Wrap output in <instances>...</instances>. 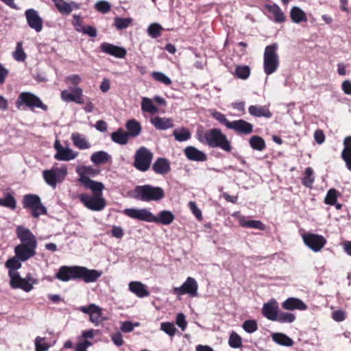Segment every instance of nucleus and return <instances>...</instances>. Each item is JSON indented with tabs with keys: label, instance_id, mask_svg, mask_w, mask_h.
I'll list each match as a JSON object with an SVG mask.
<instances>
[{
	"label": "nucleus",
	"instance_id": "45",
	"mask_svg": "<svg viewBox=\"0 0 351 351\" xmlns=\"http://www.w3.org/2000/svg\"><path fill=\"white\" fill-rule=\"evenodd\" d=\"M278 317L276 321L280 323H292L296 319L295 314L288 312H280Z\"/></svg>",
	"mask_w": 351,
	"mask_h": 351
},
{
	"label": "nucleus",
	"instance_id": "33",
	"mask_svg": "<svg viewBox=\"0 0 351 351\" xmlns=\"http://www.w3.org/2000/svg\"><path fill=\"white\" fill-rule=\"evenodd\" d=\"M76 172L80 176L79 182H82L83 180H89L88 176H94L97 173V171L91 167L78 166L76 168Z\"/></svg>",
	"mask_w": 351,
	"mask_h": 351
},
{
	"label": "nucleus",
	"instance_id": "21",
	"mask_svg": "<svg viewBox=\"0 0 351 351\" xmlns=\"http://www.w3.org/2000/svg\"><path fill=\"white\" fill-rule=\"evenodd\" d=\"M78 266L67 267L62 266L56 274V278L62 281H69L71 279L77 278Z\"/></svg>",
	"mask_w": 351,
	"mask_h": 351
},
{
	"label": "nucleus",
	"instance_id": "44",
	"mask_svg": "<svg viewBox=\"0 0 351 351\" xmlns=\"http://www.w3.org/2000/svg\"><path fill=\"white\" fill-rule=\"evenodd\" d=\"M97 309H94L90 315V321L95 326H98L102 321L106 320V318L101 316V308L97 306Z\"/></svg>",
	"mask_w": 351,
	"mask_h": 351
},
{
	"label": "nucleus",
	"instance_id": "52",
	"mask_svg": "<svg viewBox=\"0 0 351 351\" xmlns=\"http://www.w3.org/2000/svg\"><path fill=\"white\" fill-rule=\"evenodd\" d=\"M162 27L158 23L151 24L147 29L148 34L152 38H157L160 35Z\"/></svg>",
	"mask_w": 351,
	"mask_h": 351
},
{
	"label": "nucleus",
	"instance_id": "25",
	"mask_svg": "<svg viewBox=\"0 0 351 351\" xmlns=\"http://www.w3.org/2000/svg\"><path fill=\"white\" fill-rule=\"evenodd\" d=\"M174 219V215L171 211L162 210L157 215H154L153 222L167 226L171 224Z\"/></svg>",
	"mask_w": 351,
	"mask_h": 351
},
{
	"label": "nucleus",
	"instance_id": "31",
	"mask_svg": "<svg viewBox=\"0 0 351 351\" xmlns=\"http://www.w3.org/2000/svg\"><path fill=\"white\" fill-rule=\"evenodd\" d=\"M233 216H237L239 225L242 227H247L250 228H255L262 230L263 228V223L258 220H245L244 217L240 215L238 213H236Z\"/></svg>",
	"mask_w": 351,
	"mask_h": 351
},
{
	"label": "nucleus",
	"instance_id": "4",
	"mask_svg": "<svg viewBox=\"0 0 351 351\" xmlns=\"http://www.w3.org/2000/svg\"><path fill=\"white\" fill-rule=\"evenodd\" d=\"M153 158L154 154L148 148L141 147L135 153L133 165L138 171H147L150 168Z\"/></svg>",
	"mask_w": 351,
	"mask_h": 351
},
{
	"label": "nucleus",
	"instance_id": "15",
	"mask_svg": "<svg viewBox=\"0 0 351 351\" xmlns=\"http://www.w3.org/2000/svg\"><path fill=\"white\" fill-rule=\"evenodd\" d=\"M282 308L286 311H306L308 306L300 299L291 297L285 300L281 304Z\"/></svg>",
	"mask_w": 351,
	"mask_h": 351
},
{
	"label": "nucleus",
	"instance_id": "6",
	"mask_svg": "<svg viewBox=\"0 0 351 351\" xmlns=\"http://www.w3.org/2000/svg\"><path fill=\"white\" fill-rule=\"evenodd\" d=\"M302 239L304 244L315 252L321 251L327 242L324 236L314 233L304 234Z\"/></svg>",
	"mask_w": 351,
	"mask_h": 351
},
{
	"label": "nucleus",
	"instance_id": "34",
	"mask_svg": "<svg viewBox=\"0 0 351 351\" xmlns=\"http://www.w3.org/2000/svg\"><path fill=\"white\" fill-rule=\"evenodd\" d=\"M112 140L119 145H125L129 141L130 136L123 129L119 128L111 134Z\"/></svg>",
	"mask_w": 351,
	"mask_h": 351
},
{
	"label": "nucleus",
	"instance_id": "10",
	"mask_svg": "<svg viewBox=\"0 0 351 351\" xmlns=\"http://www.w3.org/2000/svg\"><path fill=\"white\" fill-rule=\"evenodd\" d=\"M80 199L86 207L92 210H101L106 206L105 199L101 196L90 197L86 194H81Z\"/></svg>",
	"mask_w": 351,
	"mask_h": 351
},
{
	"label": "nucleus",
	"instance_id": "17",
	"mask_svg": "<svg viewBox=\"0 0 351 351\" xmlns=\"http://www.w3.org/2000/svg\"><path fill=\"white\" fill-rule=\"evenodd\" d=\"M268 11V17L277 23H282L286 21L285 13L276 4L265 5Z\"/></svg>",
	"mask_w": 351,
	"mask_h": 351
},
{
	"label": "nucleus",
	"instance_id": "1",
	"mask_svg": "<svg viewBox=\"0 0 351 351\" xmlns=\"http://www.w3.org/2000/svg\"><path fill=\"white\" fill-rule=\"evenodd\" d=\"M197 136L200 142L207 144L210 147H220L226 152H230L232 149L226 136L219 129L214 128L205 132L198 130Z\"/></svg>",
	"mask_w": 351,
	"mask_h": 351
},
{
	"label": "nucleus",
	"instance_id": "28",
	"mask_svg": "<svg viewBox=\"0 0 351 351\" xmlns=\"http://www.w3.org/2000/svg\"><path fill=\"white\" fill-rule=\"evenodd\" d=\"M82 184L86 189H90L95 196H101L104 186L101 182H96L93 180H83Z\"/></svg>",
	"mask_w": 351,
	"mask_h": 351
},
{
	"label": "nucleus",
	"instance_id": "37",
	"mask_svg": "<svg viewBox=\"0 0 351 351\" xmlns=\"http://www.w3.org/2000/svg\"><path fill=\"white\" fill-rule=\"evenodd\" d=\"M110 158V156L104 151L95 152L90 157L91 161L95 164L105 163Z\"/></svg>",
	"mask_w": 351,
	"mask_h": 351
},
{
	"label": "nucleus",
	"instance_id": "11",
	"mask_svg": "<svg viewBox=\"0 0 351 351\" xmlns=\"http://www.w3.org/2000/svg\"><path fill=\"white\" fill-rule=\"evenodd\" d=\"M123 213L125 215L135 219L153 222L154 214L147 208H126Z\"/></svg>",
	"mask_w": 351,
	"mask_h": 351
},
{
	"label": "nucleus",
	"instance_id": "36",
	"mask_svg": "<svg viewBox=\"0 0 351 351\" xmlns=\"http://www.w3.org/2000/svg\"><path fill=\"white\" fill-rule=\"evenodd\" d=\"M56 5V7L58 10V11L63 14H69L72 10V5H75L76 3L75 2H71V3H68L64 0H52Z\"/></svg>",
	"mask_w": 351,
	"mask_h": 351
},
{
	"label": "nucleus",
	"instance_id": "62",
	"mask_svg": "<svg viewBox=\"0 0 351 351\" xmlns=\"http://www.w3.org/2000/svg\"><path fill=\"white\" fill-rule=\"evenodd\" d=\"M77 32H82L85 34H88L90 37H95L97 36V31L93 26L81 27L80 28L76 27Z\"/></svg>",
	"mask_w": 351,
	"mask_h": 351
},
{
	"label": "nucleus",
	"instance_id": "51",
	"mask_svg": "<svg viewBox=\"0 0 351 351\" xmlns=\"http://www.w3.org/2000/svg\"><path fill=\"white\" fill-rule=\"evenodd\" d=\"M131 22L132 20L129 18H114V25L118 29H123L128 27Z\"/></svg>",
	"mask_w": 351,
	"mask_h": 351
},
{
	"label": "nucleus",
	"instance_id": "12",
	"mask_svg": "<svg viewBox=\"0 0 351 351\" xmlns=\"http://www.w3.org/2000/svg\"><path fill=\"white\" fill-rule=\"evenodd\" d=\"M16 234L21 243L26 246L37 247V241L36 237L32 232L23 226H19L16 228Z\"/></svg>",
	"mask_w": 351,
	"mask_h": 351
},
{
	"label": "nucleus",
	"instance_id": "26",
	"mask_svg": "<svg viewBox=\"0 0 351 351\" xmlns=\"http://www.w3.org/2000/svg\"><path fill=\"white\" fill-rule=\"evenodd\" d=\"M151 123L157 129L165 130L173 127V120L171 118L156 117L151 119Z\"/></svg>",
	"mask_w": 351,
	"mask_h": 351
},
{
	"label": "nucleus",
	"instance_id": "22",
	"mask_svg": "<svg viewBox=\"0 0 351 351\" xmlns=\"http://www.w3.org/2000/svg\"><path fill=\"white\" fill-rule=\"evenodd\" d=\"M278 304L273 299L267 303H265V317L271 321H276L278 317Z\"/></svg>",
	"mask_w": 351,
	"mask_h": 351
},
{
	"label": "nucleus",
	"instance_id": "58",
	"mask_svg": "<svg viewBox=\"0 0 351 351\" xmlns=\"http://www.w3.org/2000/svg\"><path fill=\"white\" fill-rule=\"evenodd\" d=\"M32 211V215L34 217H38L40 215L47 214V208L45 206L41 203H38L34 208H33Z\"/></svg>",
	"mask_w": 351,
	"mask_h": 351
},
{
	"label": "nucleus",
	"instance_id": "61",
	"mask_svg": "<svg viewBox=\"0 0 351 351\" xmlns=\"http://www.w3.org/2000/svg\"><path fill=\"white\" fill-rule=\"evenodd\" d=\"M211 115L214 119L217 120L221 123L224 124L228 128H229V124L231 123V122L228 121L224 114L219 112L213 111L211 113Z\"/></svg>",
	"mask_w": 351,
	"mask_h": 351
},
{
	"label": "nucleus",
	"instance_id": "38",
	"mask_svg": "<svg viewBox=\"0 0 351 351\" xmlns=\"http://www.w3.org/2000/svg\"><path fill=\"white\" fill-rule=\"evenodd\" d=\"M173 135L176 140L179 142L186 141L189 140L191 136L189 130L185 128H181L178 130H175L173 132Z\"/></svg>",
	"mask_w": 351,
	"mask_h": 351
},
{
	"label": "nucleus",
	"instance_id": "41",
	"mask_svg": "<svg viewBox=\"0 0 351 351\" xmlns=\"http://www.w3.org/2000/svg\"><path fill=\"white\" fill-rule=\"evenodd\" d=\"M21 260L19 258H16V255L15 256L9 258L6 263L5 266L9 269L8 274L10 277V272H17L16 270L21 268Z\"/></svg>",
	"mask_w": 351,
	"mask_h": 351
},
{
	"label": "nucleus",
	"instance_id": "64",
	"mask_svg": "<svg viewBox=\"0 0 351 351\" xmlns=\"http://www.w3.org/2000/svg\"><path fill=\"white\" fill-rule=\"evenodd\" d=\"M351 152V136H346L343 140V149L341 153Z\"/></svg>",
	"mask_w": 351,
	"mask_h": 351
},
{
	"label": "nucleus",
	"instance_id": "2",
	"mask_svg": "<svg viewBox=\"0 0 351 351\" xmlns=\"http://www.w3.org/2000/svg\"><path fill=\"white\" fill-rule=\"evenodd\" d=\"M134 197L141 201H159L165 196L164 191L158 186L149 184L137 186L134 190Z\"/></svg>",
	"mask_w": 351,
	"mask_h": 351
},
{
	"label": "nucleus",
	"instance_id": "42",
	"mask_svg": "<svg viewBox=\"0 0 351 351\" xmlns=\"http://www.w3.org/2000/svg\"><path fill=\"white\" fill-rule=\"evenodd\" d=\"M314 181L313 170L311 167H307L305 170V176L302 180V184L311 189Z\"/></svg>",
	"mask_w": 351,
	"mask_h": 351
},
{
	"label": "nucleus",
	"instance_id": "16",
	"mask_svg": "<svg viewBox=\"0 0 351 351\" xmlns=\"http://www.w3.org/2000/svg\"><path fill=\"white\" fill-rule=\"evenodd\" d=\"M36 247L26 246L24 244H19L14 248L16 258L24 262L33 257L36 254Z\"/></svg>",
	"mask_w": 351,
	"mask_h": 351
},
{
	"label": "nucleus",
	"instance_id": "13",
	"mask_svg": "<svg viewBox=\"0 0 351 351\" xmlns=\"http://www.w3.org/2000/svg\"><path fill=\"white\" fill-rule=\"evenodd\" d=\"M75 274H77V278H81L85 282L88 283L95 282L101 276L102 272L78 266L77 271Z\"/></svg>",
	"mask_w": 351,
	"mask_h": 351
},
{
	"label": "nucleus",
	"instance_id": "27",
	"mask_svg": "<svg viewBox=\"0 0 351 351\" xmlns=\"http://www.w3.org/2000/svg\"><path fill=\"white\" fill-rule=\"evenodd\" d=\"M129 289L139 298H144L149 295V292L146 289L145 286L138 281L130 282Z\"/></svg>",
	"mask_w": 351,
	"mask_h": 351
},
{
	"label": "nucleus",
	"instance_id": "63",
	"mask_svg": "<svg viewBox=\"0 0 351 351\" xmlns=\"http://www.w3.org/2000/svg\"><path fill=\"white\" fill-rule=\"evenodd\" d=\"M176 324L184 331L186 327L185 316L182 313H178L176 317Z\"/></svg>",
	"mask_w": 351,
	"mask_h": 351
},
{
	"label": "nucleus",
	"instance_id": "9",
	"mask_svg": "<svg viewBox=\"0 0 351 351\" xmlns=\"http://www.w3.org/2000/svg\"><path fill=\"white\" fill-rule=\"evenodd\" d=\"M21 104H25L27 106L31 108L38 107L44 110L47 109V106L43 104L38 97L28 92L22 93L19 95L17 100L18 108H19V105Z\"/></svg>",
	"mask_w": 351,
	"mask_h": 351
},
{
	"label": "nucleus",
	"instance_id": "57",
	"mask_svg": "<svg viewBox=\"0 0 351 351\" xmlns=\"http://www.w3.org/2000/svg\"><path fill=\"white\" fill-rule=\"evenodd\" d=\"M160 329L170 336H173L176 331V328H175L173 324L170 322L162 323Z\"/></svg>",
	"mask_w": 351,
	"mask_h": 351
},
{
	"label": "nucleus",
	"instance_id": "29",
	"mask_svg": "<svg viewBox=\"0 0 351 351\" xmlns=\"http://www.w3.org/2000/svg\"><path fill=\"white\" fill-rule=\"evenodd\" d=\"M125 128L128 130L127 134L130 137H136L141 134L142 128L139 122L135 119H130L125 123Z\"/></svg>",
	"mask_w": 351,
	"mask_h": 351
},
{
	"label": "nucleus",
	"instance_id": "47",
	"mask_svg": "<svg viewBox=\"0 0 351 351\" xmlns=\"http://www.w3.org/2000/svg\"><path fill=\"white\" fill-rule=\"evenodd\" d=\"M0 206L14 209L16 208V200L12 195L8 193L5 198H0Z\"/></svg>",
	"mask_w": 351,
	"mask_h": 351
},
{
	"label": "nucleus",
	"instance_id": "55",
	"mask_svg": "<svg viewBox=\"0 0 351 351\" xmlns=\"http://www.w3.org/2000/svg\"><path fill=\"white\" fill-rule=\"evenodd\" d=\"M95 9L101 12V13H107L110 11L111 8V5L109 2L106 1H99L95 5Z\"/></svg>",
	"mask_w": 351,
	"mask_h": 351
},
{
	"label": "nucleus",
	"instance_id": "3",
	"mask_svg": "<svg viewBox=\"0 0 351 351\" xmlns=\"http://www.w3.org/2000/svg\"><path fill=\"white\" fill-rule=\"evenodd\" d=\"M278 45L274 43L265 48V73L271 75L279 67L280 60L277 53Z\"/></svg>",
	"mask_w": 351,
	"mask_h": 351
},
{
	"label": "nucleus",
	"instance_id": "35",
	"mask_svg": "<svg viewBox=\"0 0 351 351\" xmlns=\"http://www.w3.org/2000/svg\"><path fill=\"white\" fill-rule=\"evenodd\" d=\"M71 140L74 145L80 149H88L90 147L89 142L80 133H73Z\"/></svg>",
	"mask_w": 351,
	"mask_h": 351
},
{
	"label": "nucleus",
	"instance_id": "20",
	"mask_svg": "<svg viewBox=\"0 0 351 351\" xmlns=\"http://www.w3.org/2000/svg\"><path fill=\"white\" fill-rule=\"evenodd\" d=\"M82 89L80 87L73 88V92L69 93L66 90H63L61 93L62 99L65 101H74L77 104H83L84 101L82 99Z\"/></svg>",
	"mask_w": 351,
	"mask_h": 351
},
{
	"label": "nucleus",
	"instance_id": "40",
	"mask_svg": "<svg viewBox=\"0 0 351 351\" xmlns=\"http://www.w3.org/2000/svg\"><path fill=\"white\" fill-rule=\"evenodd\" d=\"M141 109L143 112L155 114L158 112V108L153 104L152 101L147 97H143Z\"/></svg>",
	"mask_w": 351,
	"mask_h": 351
},
{
	"label": "nucleus",
	"instance_id": "24",
	"mask_svg": "<svg viewBox=\"0 0 351 351\" xmlns=\"http://www.w3.org/2000/svg\"><path fill=\"white\" fill-rule=\"evenodd\" d=\"M184 152L186 156L191 160L203 162L207 158L206 155L204 152L193 146L186 147Z\"/></svg>",
	"mask_w": 351,
	"mask_h": 351
},
{
	"label": "nucleus",
	"instance_id": "18",
	"mask_svg": "<svg viewBox=\"0 0 351 351\" xmlns=\"http://www.w3.org/2000/svg\"><path fill=\"white\" fill-rule=\"evenodd\" d=\"M229 125L228 129L233 130L239 134H250L253 132L252 125L243 119L232 121Z\"/></svg>",
	"mask_w": 351,
	"mask_h": 351
},
{
	"label": "nucleus",
	"instance_id": "14",
	"mask_svg": "<svg viewBox=\"0 0 351 351\" xmlns=\"http://www.w3.org/2000/svg\"><path fill=\"white\" fill-rule=\"evenodd\" d=\"M25 17L29 26L40 32L43 29V19L37 11L34 9H28L25 11Z\"/></svg>",
	"mask_w": 351,
	"mask_h": 351
},
{
	"label": "nucleus",
	"instance_id": "49",
	"mask_svg": "<svg viewBox=\"0 0 351 351\" xmlns=\"http://www.w3.org/2000/svg\"><path fill=\"white\" fill-rule=\"evenodd\" d=\"M35 351H47L49 345L45 342V338L37 337L35 339Z\"/></svg>",
	"mask_w": 351,
	"mask_h": 351
},
{
	"label": "nucleus",
	"instance_id": "53",
	"mask_svg": "<svg viewBox=\"0 0 351 351\" xmlns=\"http://www.w3.org/2000/svg\"><path fill=\"white\" fill-rule=\"evenodd\" d=\"M152 77L157 81L160 82L166 85L171 84V80L165 74L162 72L155 71L152 74Z\"/></svg>",
	"mask_w": 351,
	"mask_h": 351
},
{
	"label": "nucleus",
	"instance_id": "19",
	"mask_svg": "<svg viewBox=\"0 0 351 351\" xmlns=\"http://www.w3.org/2000/svg\"><path fill=\"white\" fill-rule=\"evenodd\" d=\"M100 48L104 53L113 56L116 58H123L126 55V51L124 48L117 47L108 43H102Z\"/></svg>",
	"mask_w": 351,
	"mask_h": 351
},
{
	"label": "nucleus",
	"instance_id": "32",
	"mask_svg": "<svg viewBox=\"0 0 351 351\" xmlns=\"http://www.w3.org/2000/svg\"><path fill=\"white\" fill-rule=\"evenodd\" d=\"M290 18L292 21L295 23L307 21L306 13L301 8L297 6H294L291 9Z\"/></svg>",
	"mask_w": 351,
	"mask_h": 351
},
{
	"label": "nucleus",
	"instance_id": "43",
	"mask_svg": "<svg viewBox=\"0 0 351 351\" xmlns=\"http://www.w3.org/2000/svg\"><path fill=\"white\" fill-rule=\"evenodd\" d=\"M339 193L335 189H330L328 191L324 199V203L327 205L333 206L337 201Z\"/></svg>",
	"mask_w": 351,
	"mask_h": 351
},
{
	"label": "nucleus",
	"instance_id": "8",
	"mask_svg": "<svg viewBox=\"0 0 351 351\" xmlns=\"http://www.w3.org/2000/svg\"><path fill=\"white\" fill-rule=\"evenodd\" d=\"M54 148L56 150L54 158L57 160L69 161L75 159L78 156V153L73 151L70 147H62L58 139L54 143Z\"/></svg>",
	"mask_w": 351,
	"mask_h": 351
},
{
	"label": "nucleus",
	"instance_id": "30",
	"mask_svg": "<svg viewBox=\"0 0 351 351\" xmlns=\"http://www.w3.org/2000/svg\"><path fill=\"white\" fill-rule=\"evenodd\" d=\"M271 337L275 343L282 346L291 347L294 344L292 339L282 332H274Z\"/></svg>",
	"mask_w": 351,
	"mask_h": 351
},
{
	"label": "nucleus",
	"instance_id": "23",
	"mask_svg": "<svg viewBox=\"0 0 351 351\" xmlns=\"http://www.w3.org/2000/svg\"><path fill=\"white\" fill-rule=\"evenodd\" d=\"M153 171L160 175H165L171 170L169 161L164 158H158L152 165Z\"/></svg>",
	"mask_w": 351,
	"mask_h": 351
},
{
	"label": "nucleus",
	"instance_id": "50",
	"mask_svg": "<svg viewBox=\"0 0 351 351\" xmlns=\"http://www.w3.org/2000/svg\"><path fill=\"white\" fill-rule=\"evenodd\" d=\"M250 146L256 150L263 149V140L258 136H253L250 138Z\"/></svg>",
	"mask_w": 351,
	"mask_h": 351
},
{
	"label": "nucleus",
	"instance_id": "56",
	"mask_svg": "<svg viewBox=\"0 0 351 351\" xmlns=\"http://www.w3.org/2000/svg\"><path fill=\"white\" fill-rule=\"evenodd\" d=\"M229 345L234 348L241 346V338L234 332H232L229 338Z\"/></svg>",
	"mask_w": 351,
	"mask_h": 351
},
{
	"label": "nucleus",
	"instance_id": "46",
	"mask_svg": "<svg viewBox=\"0 0 351 351\" xmlns=\"http://www.w3.org/2000/svg\"><path fill=\"white\" fill-rule=\"evenodd\" d=\"M43 177L45 180L49 185L51 186L53 188L56 187L58 181L56 178L54 171H53L52 169L45 170L43 171Z\"/></svg>",
	"mask_w": 351,
	"mask_h": 351
},
{
	"label": "nucleus",
	"instance_id": "5",
	"mask_svg": "<svg viewBox=\"0 0 351 351\" xmlns=\"http://www.w3.org/2000/svg\"><path fill=\"white\" fill-rule=\"evenodd\" d=\"M36 283L37 280L31 274H27L25 278H22L19 272H10V285L13 289L20 288L26 292H29L33 289V285Z\"/></svg>",
	"mask_w": 351,
	"mask_h": 351
},
{
	"label": "nucleus",
	"instance_id": "48",
	"mask_svg": "<svg viewBox=\"0 0 351 351\" xmlns=\"http://www.w3.org/2000/svg\"><path fill=\"white\" fill-rule=\"evenodd\" d=\"M22 45V42L17 43L15 51L13 53V57L17 61H24L26 58V54L23 49Z\"/></svg>",
	"mask_w": 351,
	"mask_h": 351
},
{
	"label": "nucleus",
	"instance_id": "39",
	"mask_svg": "<svg viewBox=\"0 0 351 351\" xmlns=\"http://www.w3.org/2000/svg\"><path fill=\"white\" fill-rule=\"evenodd\" d=\"M40 202V198L37 195L29 194L25 195L23 198L24 207L31 209L34 208Z\"/></svg>",
	"mask_w": 351,
	"mask_h": 351
},
{
	"label": "nucleus",
	"instance_id": "59",
	"mask_svg": "<svg viewBox=\"0 0 351 351\" xmlns=\"http://www.w3.org/2000/svg\"><path fill=\"white\" fill-rule=\"evenodd\" d=\"M235 73L239 78L245 80L250 75V71L248 66H238Z\"/></svg>",
	"mask_w": 351,
	"mask_h": 351
},
{
	"label": "nucleus",
	"instance_id": "54",
	"mask_svg": "<svg viewBox=\"0 0 351 351\" xmlns=\"http://www.w3.org/2000/svg\"><path fill=\"white\" fill-rule=\"evenodd\" d=\"M52 170L54 171V174L58 182H62L67 174V168L65 165L60 168L52 169Z\"/></svg>",
	"mask_w": 351,
	"mask_h": 351
},
{
	"label": "nucleus",
	"instance_id": "7",
	"mask_svg": "<svg viewBox=\"0 0 351 351\" xmlns=\"http://www.w3.org/2000/svg\"><path fill=\"white\" fill-rule=\"evenodd\" d=\"M198 285L195 278L188 277L183 285L179 287L173 288V293L178 295L188 294L190 297H197Z\"/></svg>",
	"mask_w": 351,
	"mask_h": 351
},
{
	"label": "nucleus",
	"instance_id": "60",
	"mask_svg": "<svg viewBox=\"0 0 351 351\" xmlns=\"http://www.w3.org/2000/svg\"><path fill=\"white\" fill-rule=\"evenodd\" d=\"M243 328L249 333H252L257 330V324L254 320H246L243 324Z\"/></svg>",
	"mask_w": 351,
	"mask_h": 351
}]
</instances>
